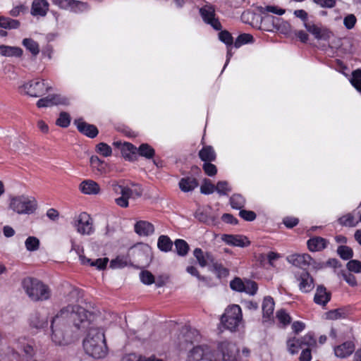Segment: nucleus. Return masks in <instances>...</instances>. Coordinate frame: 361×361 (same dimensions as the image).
<instances>
[{
	"label": "nucleus",
	"mask_w": 361,
	"mask_h": 361,
	"mask_svg": "<svg viewBox=\"0 0 361 361\" xmlns=\"http://www.w3.org/2000/svg\"><path fill=\"white\" fill-rule=\"evenodd\" d=\"M92 314L79 305H69L62 308L51 320V339L57 345H66L78 337L75 334H69L66 323L72 322L78 331H85L90 327Z\"/></svg>",
	"instance_id": "nucleus-1"
},
{
	"label": "nucleus",
	"mask_w": 361,
	"mask_h": 361,
	"mask_svg": "<svg viewBox=\"0 0 361 361\" xmlns=\"http://www.w3.org/2000/svg\"><path fill=\"white\" fill-rule=\"evenodd\" d=\"M238 349L231 342H219L216 351L207 345H197L189 352L185 361H238Z\"/></svg>",
	"instance_id": "nucleus-2"
},
{
	"label": "nucleus",
	"mask_w": 361,
	"mask_h": 361,
	"mask_svg": "<svg viewBox=\"0 0 361 361\" xmlns=\"http://www.w3.org/2000/svg\"><path fill=\"white\" fill-rule=\"evenodd\" d=\"M85 353L95 359H102L108 353L104 331L102 328L90 327L83 341Z\"/></svg>",
	"instance_id": "nucleus-3"
},
{
	"label": "nucleus",
	"mask_w": 361,
	"mask_h": 361,
	"mask_svg": "<svg viewBox=\"0 0 361 361\" xmlns=\"http://www.w3.org/2000/svg\"><path fill=\"white\" fill-rule=\"evenodd\" d=\"M21 283L27 296L33 301L47 300L51 297L49 286L37 279L26 277Z\"/></svg>",
	"instance_id": "nucleus-4"
},
{
	"label": "nucleus",
	"mask_w": 361,
	"mask_h": 361,
	"mask_svg": "<svg viewBox=\"0 0 361 361\" xmlns=\"http://www.w3.org/2000/svg\"><path fill=\"white\" fill-rule=\"evenodd\" d=\"M9 208L18 214H31L36 211L37 202L32 196H14L10 199Z\"/></svg>",
	"instance_id": "nucleus-5"
},
{
	"label": "nucleus",
	"mask_w": 361,
	"mask_h": 361,
	"mask_svg": "<svg viewBox=\"0 0 361 361\" xmlns=\"http://www.w3.org/2000/svg\"><path fill=\"white\" fill-rule=\"evenodd\" d=\"M242 319L243 314L240 307L238 305H232L226 309L224 314L221 316V322L226 329L231 331H235Z\"/></svg>",
	"instance_id": "nucleus-6"
},
{
	"label": "nucleus",
	"mask_w": 361,
	"mask_h": 361,
	"mask_svg": "<svg viewBox=\"0 0 361 361\" xmlns=\"http://www.w3.org/2000/svg\"><path fill=\"white\" fill-rule=\"evenodd\" d=\"M51 87L45 80L41 78H36L25 82L19 87L20 93L27 94L30 97H38L46 94Z\"/></svg>",
	"instance_id": "nucleus-7"
},
{
	"label": "nucleus",
	"mask_w": 361,
	"mask_h": 361,
	"mask_svg": "<svg viewBox=\"0 0 361 361\" xmlns=\"http://www.w3.org/2000/svg\"><path fill=\"white\" fill-rule=\"evenodd\" d=\"M34 345V341L26 337H20L16 340V348L20 352L23 361H37Z\"/></svg>",
	"instance_id": "nucleus-8"
},
{
	"label": "nucleus",
	"mask_w": 361,
	"mask_h": 361,
	"mask_svg": "<svg viewBox=\"0 0 361 361\" xmlns=\"http://www.w3.org/2000/svg\"><path fill=\"white\" fill-rule=\"evenodd\" d=\"M199 13L205 24L210 25L216 31L222 30L221 23L216 16L215 7L212 4L207 3L199 9Z\"/></svg>",
	"instance_id": "nucleus-9"
},
{
	"label": "nucleus",
	"mask_w": 361,
	"mask_h": 361,
	"mask_svg": "<svg viewBox=\"0 0 361 361\" xmlns=\"http://www.w3.org/2000/svg\"><path fill=\"white\" fill-rule=\"evenodd\" d=\"M73 226L81 235H91L94 232L92 219L86 212H82L76 216L73 221Z\"/></svg>",
	"instance_id": "nucleus-10"
},
{
	"label": "nucleus",
	"mask_w": 361,
	"mask_h": 361,
	"mask_svg": "<svg viewBox=\"0 0 361 361\" xmlns=\"http://www.w3.org/2000/svg\"><path fill=\"white\" fill-rule=\"evenodd\" d=\"M69 104L70 99L59 94H49L37 102L38 108L49 107L54 105H68Z\"/></svg>",
	"instance_id": "nucleus-11"
},
{
	"label": "nucleus",
	"mask_w": 361,
	"mask_h": 361,
	"mask_svg": "<svg viewBox=\"0 0 361 361\" xmlns=\"http://www.w3.org/2000/svg\"><path fill=\"white\" fill-rule=\"evenodd\" d=\"M264 21L271 23L272 28H267V30L268 31H272L274 28L284 35H288L292 32L290 24L288 21H285L281 18L267 15L263 17L262 22Z\"/></svg>",
	"instance_id": "nucleus-12"
},
{
	"label": "nucleus",
	"mask_w": 361,
	"mask_h": 361,
	"mask_svg": "<svg viewBox=\"0 0 361 361\" xmlns=\"http://www.w3.org/2000/svg\"><path fill=\"white\" fill-rule=\"evenodd\" d=\"M296 278L299 282L298 286L300 291L307 293L313 290L314 287V279L307 271H301L296 276Z\"/></svg>",
	"instance_id": "nucleus-13"
},
{
	"label": "nucleus",
	"mask_w": 361,
	"mask_h": 361,
	"mask_svg": "<svg viewBox=\"0 0 361 361\" xmlns=\"http://www.w3.org/2000/svg\"><path fill=\"white\" fill-rule=\"evenodd\" d=\"M30 326L36 329H43L48 326V314L46 311L35 312L29 319Z\"/></svg>",
	"instance_id": "nucleus-14"
},
{
	"label": "nucleus",
	"mask_w": 361,
	"mask_h": 361,
	"mask_svg": "<svg viewBox=\"0 0 361 361\" xmlns=\"http://www.w3.org/2000/svg\"><path fill=\"white\" fill-rule=\"evenodd\" d=\"M287 261L293 266L304 268L312 264L313 259L308 254H293L287 257Z\"/></svg>",
	"instance_id": "nucleus-15"
},
{
	"label": "nucleus",
	"mask_w": 361,
	"mask_h": 361,
	"mask_svg": "<svg viewBox=\"0 0 361 361\" xmlns=\"http://www.w3.org/2000/svg\"><path fill=\"white\" fill-rule=\"evenodd\" d=\"M74 123L80 133L90 138H94L98 135L97 127L86 123L82 118L75 119Z\"/></svg>",
	"instance_id": "nucleus-16"
},
{
	"label": "nucleus",
	"mask_w": 361,
	"mask_h": 361,
	"mask_svg": "<svg viewBox=\"0 0 361 361\" xmlns=\"http://www.w3.org/2000/svg\"><path fill=\"white\" fill-rule=\"evenodd\" d=\"M135 232L141 237H147L154 234V226L145 220L137 221L134 225Z\"/></svg>",
	"instance_id": "nucleus-17"
},
{
	"label": "nucleus",
	"mask_w": 361,
	"mask_h": 361,
	"mask_svg": "<svg viewBox=\"0 0 361 361\" xmlns=\"http://www.w3.org/2000/svg\"><path fill=\"white\" fill-rule=\"evenodd\" d=\"M331 293L328 291L323 285L317 286L316 291L314 295V302L318 305L324 307L331 300Z\"/></svg>",
	"instance_id": "nucleus-18"
},
{
	"label": "nucleus",
	"mask_w": 361,
	"mask_h": 361,
	"mask_svg": "<svg viewBox=\"0 0 361 361\" xmlns=\"http://www.w3.org/2000/svg\"><path fill=\"white\" fill-rule=\"evenodd\" d=\"M222 240L229 245L245 247L250 245V242L247 237L240 235L224 234Z\"/></svg>",
	"instance_id": "nucleus-19"
},
{
	"label": "nucleus",
	"mask_w": 361,
	"mask_h": 361,
	"mask_svg": "<svg viewBox=\"0 0 361 361\" xmlns=\"http://www.w3.org/2000/svg\"><path fill=\"white\" fill-rule=\"evenodd\" d=\"M79 189L82 193L88 195H95L100 192L99 185L90 179L82 181L79 185Z\"/></svg>",
	"instance_id": "nucleus-20"
},
{
	"label": "nucleus",
	"mask_w": 361,
	"mask_h": 361,
	"mask_svg": "<svg viewBox=\"0 0 361 361\" xmlns=\"http://www.w3.org/2000/svg\"><path fill=\"white\" fill-rule=\"evenodd\" d=\"M49 4L47 0H33L30 13L33 16L44 17L49 10Z\"/></svg>",
	"instance_id": "nucleus-21"
},
{
	"label": "nucleus",
	"mask_w": 361,
	"mask_h": 361,
	"mask_svg": "<svg viewBox=\"0 0 361 361\" xmlns=\"http://www.w3.org/2000/svg\"><path fill=\"white\" fill-rule=\"evenodd\" d=\"M355 348V344L353 341H345L334 348V353L338 357L345 358L354 352Z\"/></svg>",
	"instance_id": "nucleus-22"
},
{
	"label": "nucleus",
	"mask_w": 361,
	"mask_h": 361,
	"mask_svg": "<svg viewBox=\"0 0 361 361\" xmlns=\"http://www.w3.org/2000/svg\"><path fill=\"white\" fill-rule=\"evenodd\" d=\"M197 180L193 176H185L179 180L178 186L183 192H190L193 191L198 186Z\"/></svg>",
	"instance_id": "nucleus-23"
},
{
	"label": "nucleus",
	"mask_w": 361,
	"mask_h": 361,
	"mask_svg": "<svg viewBox=\"0 0 361 361\" xmlns=\"http://www.w3.org/2000/svg\"><path fill=\"white\" fill-rule=\"evenodd\" d=\"M274 301L271 296H266L262 302V314L263 321H269L273 316L274 310Z\"/></svg>",
	"instance_id": "nucleus-24"
},
{
	"label": "nucleus",
	"mask_w": 361,
	"mask_h": 361,
	"mask_svg": "<svg viewBox=\"0 0 361 361\" xmlns=\"http://www.w3.org/2000/svg\"><path fill=\"white\" fill-rule=\"evenodd\" d=\"M307 244L310 251L318 252L326 247L327 241L322 237H314L309 239Z\"/></svg>",
	"instance_id": "nucleus-25"
},
{
	"label": "nucleus",
	"mask_w": 361,
	"mask_h": 361,
	"mask_svg": "<svg viewBox=\"0 0 361 361\" xmlns=\"http://www.w3.org/2000/svg\"><path fill=\"white\" fill-rule=\"evenodd\" d=\"M23 49L18 47L0 45V55L6 57H20L23 55Z\"/></svg>",
	"instance_id": "nucleus-26"
},
{
	"label": "nucleus",
	"mask_w": 361,
	"mask_h": 361,
	"mask_svg": "<svg viewBox=\"0 0 361 361\" xmlns=\"http://www.w3.org/2000/svg\"><path fill=\"white\" fill-rule=\"evenodd\" d=\"M200 159L204 161H214L216 160V154L214 148L210 145L204 146L199 152Z\"/></svg>",
	"instance_id": "nucleus-27"
},
{
	"label": "nucleus",
	"mask_w": 361,
	"mask_h": 361,
	"mask_svg": "<svg viewBox=\"0 0 361 361\" xmlns=\"http://www.w3.org/2000/svg\"><path fill=\"white\" fill-rule=\"evenodd\" d=\"M173 242L171 238L166 235H161L157 240V247L159 250L164 252H169L173 247Z\"/></svg>",
	"instance_id": "nucleus-28"
},
{
	"label": "nucleus",
	"mask_w": 361,
	"mask_h": 361,
	"mask_svg": "<svg viewBox=\"0 0 361 361\" xmlns=\"http://www.w3.org/2000/svg\"><path fill=\"white\" fill-rule=\"evenodd\" d=\"M337 221L341 226L345 227H355L358 224L351 213H347L340 216Z\"/></svg>",
	"instance_id": "nucleus-29"
},
{
	"label": "nucleus",
	"mask_w": 361,
	"mask_h": 361,
	"mask_svg": "<svg viewBox=\"0 0 361 361\" xmlns=\"http://www.w3.org/2000/svg\"><path fill=\"white\" fill-rule=\"evenodd\" d=\"M22 44L28 50L32 56H36L39 53V46L37 42L32 38H25Z\"/></svg>",
	"instance_id": "nucleus-30"
},
{
	"label": "nucleus",
	"mask_w": 361,
	"mask_h": 361,
	"mask_svg": "<svg viewBox=\"0 0 361 361\" xmlns=\"http://www.w3.org/2000/svg\"><path fill=\"white\" fill-rule=\"evenodd\" d=\"M176 253L178 256L185 257L188 255L190 247L188 243L183 239H176L174 241Z\"/></svg>",
	"instance_id": "nucleus-31"
},
{
	"label": "nucleus",
	"mask_w": 361,
	"mask_h": 361,
	"mask_svg": "<svg viewBox=\"0 0 361 361\" xmlns=\"http://www.w3.org/2000/svg\"><path fill=\"white\" fill-rule=\"evenodd\" d=\"M302 348V345L300 343L299 338L293 337L290 338L287 341V348L288 352L292 354H296L299 350Z\"/></svg>",
	"instance_id": "nucleus-32"
},
{
	"label": "nucleus",
	"mask_w": 361,
	"mask_h": 361,
	"mask_svg": "<svg viewBox=\"0 0 361 361\" xmlns=\"http://www.w3.org/2000/svg\"><path fill=\"white\" fill-rule=\"evenodd\" d=\"M245 199L240 194H234L230 197V204L233 209H241L245 205Z\"/></svg>",
	"instance_id": "nucleus-33"
},
{
	"label": "nucleus",
	"mask_w": 361,
	"mask_h": 361,
	"mask_svg": "<svg viewBox=\"0 0 361 361\" xmlns=\"http://www.w3.org/2000/svg\"><path fill=\"white\" fill-rule=\"evenodd\" d=\"M20 26V22L18 20L11 19L6 17H0V28L4 29H16Z\"/></svg>",
	"instance_id": "nucleus-34"
},
{
	"label": "nucleus",
	"mask_w": 361,
	"mask_h": 361,
	"mask_svg": "<svg viewBox=\"0 0 361 361\" xmlns=\"http://www.w3.org/2000/svg\"><path fill=\"white\" fill-rule=\"evenodd\" d=\"M138 154L147 159H152L154 156V149L148 144L144 143L140 145L137 149Z\"/></svg>",
	"instance_id": "nucleus-35"
},
{
	"label": "nucleus",
	"mask_w": 361,
	"mask_h": 361,
	"mask_svg": "<svg viewBox=\"0 0 361 361\" xmlns=\"http://www.w3.org/2000/svg\"><path fill=\"white\" fill-rule=\"evenodd\" d=\"M39 240L35 236H29L25 241V246L29 252L37 251L39 248Z\"/></svg>",
	"instance_id": "nucleus-36"
},
{
	"label": "nucleus",
	"mask_w": 361,
	"mask_h": 361,
	"mask_svg": "<svg viewBox=\"0 0 361 361\" xmlns=\"http://www.w3.org/2000/svg\"><path fill=\"white\" fill-rule=\"evenodd\" d=\"M122 154L125 158L132 159V156L135 154L137 149L131 143L124 142L121 147Z\"/></svg>",
	"instance_id": "nucleus-37"
},
{
	"label": "nucleus",
	"mask_w": 361,
	"mask_h": 361,
	"mask_svg": "<svg viewBox=\"0 0 361 361\" xmlns=\"http://www.w3.org/2000/svg\"><path fill=\"white\" fill-rule=\"evenodd\" d=\"M88 9L89 6L87 3L76 0H72V2L70 5V8L68 10H70L71 11L75 13H80L87 11Z\"/></svg>",
	"instance_id": "nucleus-38"
},
{
	"label": "nucleus",
	"mask_w": 361,
	"mask_h": 361,
	"mask_svg": "<svg viewBox=\"0 0 361 361\" xmlns=\"http://www.w3.org/2000/svg\"><path fill=\"white\" fill-rule=\"evenodd\" d=\"M337 253L344 260H348L353 257L352 248L346 245H340L337 249Z\"/></svg>",
	"instance_id": "nucleus-39"
},
{
	"label": "nucleus",
	"mask_w": 361,
	"mask_h": 361,
	"mask_svg": "<svg viewBox=\"0 0 361 361\" xmlns=\"http://www.w3.org/2000/svg\"><path fill=\"white\" fill-rule=\"evenodd\" d=\"M211 270L219 279L225 278L229 274L228 269L225 268L221 264L218 262L212 266Z\"/></svg>",
	"instance_id": "nucleus-40"
},
{
	"label": "nucleus",
	"mask_w": 361,
	"mask_h": 361,
	"mask_svg": "<svg viewBox=\"0 0 361 361\" xmlns=\"http://www.w3.org/2000/svg\"><path fill=\"white\" fill-rule=\"evenodd\" d=\"M253 42V37L250 34L243 33L240 35L235 39L234 42V46L235 48H239L241 46L251 43Z\"/></svg>",
	"instance_id": "nucleus-41"
},
{
	"label": "nucleus",
	"mask_w": 361,
	"mask_h": 361,
	"mask_svg": "<svg viewBox=\"0 0 361 361\" xmlns=\"http://www.w3.org/2000/svg\"><path fill=\"white\" fill-rule=\"evenodd\" d=\"M351 85L361 93V70L357 69L352 73V78L350 80Z\"/></svg>",
	"instance_id": "nucleus-42"
},
{
	"label": "nucleus",
	"mask_w": 361,
	"mask_h": 361,
	"mask_svg": "<svg viewBox=\"0 0 361 361\" xmlns=\"http://www.w3.org/2000/svg\"><path fill=\"white\" fill-rule=\"evenodd\" d=\"M333 36L332 32L326 27L321 26L319 29L318 34L314 38L317 40L328 41Z\"/></svg>",
	"instance_id": "nucleus-43"
},
{
	"label": "nucleus",
	"mask_w": 361,
	"mask_h": 361,
	"mask_svg": "<svg viewBox=\"0 0 361 361\" xmlns=\"http://www.w3.org/2000/svg\"><path fill=\"white\" fill-rule=\"evenodd\" d=\"M96 152L104 157H108L111 155L112 149L109 145L104 142H99L96 146Z\"/></svg>",
	"instance_id": "nucleus-44"
},
{
	"label": "nucleus",
	"mask_w": 361,
	"mask_h": 361,
	"mask_svg": "<svg viewBox=\"0 0 361 361\" xmlns=\"http://www.w3.org/2000/svg\"><path fill=\"white\" fill-rule=\"evenodd\" d=\"M71 123V116L67 112H61L56 124L61 128H67Z\"/></svg>",
	"instance_id": "nucleus-45"
},
{
	"label": "nucleus",
	"mask_w": 361,
	"mask_h": 361,
	"mask_svg": "<svg viewBox=\"0 0 361 361\" xmlns=\"http://www.w3.org/2000/svg\"><path fill=\"white\" fill-rule=\"evenodd\" d=\"M302 347H313L316 345V339L312 333H307L303 337L299 338Z\"/></svg>",
	"instance_id": "nucleus-46"
},
{
	"label": "nucleus",
	"mask_w": 361,
	"mask_h": 361,
	"mask_svg": "<svg viewBox=\"0 0 361 361\" xmlns=\"http://www.w3.org/2000/svg\"><path fill=\"white\" fill-rule=\"evenodd\" d=\"M215 185L208 179H204L201 187L200 192L204 195H210L216 191Z\"/></svg>",
	"instance_id": "nucleus-47"
},
{
	"label": "nucleus",
	"mask_w": 361,
	"mask_h": 361,
	"mask_svg": "<svg viewBox=\"0 0 361 361\" xmlns=\"http://www.w3.org/2000/svg\"><path fill=\"white\" fill-rule=\"evenodd\" d=\"M193 255L201 267H205L207 266V260L204 257L205 254L201 248H195L193 251Z\"/></svg>",
	"instance_id": "nucleus-48"
},
{
	"label": "nucleus",
	"mask_w": 361,
	"mask_h": 361,
	"mask_svg": "<svg viewBox=\"0 0 361 361\" xmlns=\"http://www.w3.org/2000/svg\"><path fill=\"white\" fill-rule=\"evenodd\" d=\"M216 191L221 195H226L231 190L227 181H219L215 186Z\"/></svg>",
	"instance_id": "nucleus-49"
},
{
	"label": "nucleus",
	"mask_w": 361,
	"mask_h": 361,
	"mask_svg": "<svg viewBox=\"0 0 361 361\" xmlns=\"http://www.w3.org/2000/svg\"><path fill=\"white\" fill-rule=\"evenodd\" d=\"M348 270L355 274L361 273V262L357 259H350L346 264Z\"/></svg>",
	"instance_id": "nucleus-50"
},
{
	"label": "nucleus",
	"mask_w": 361,
	"mask_h": 361,
	"mask_svg": "<svg viewBox=\"0 0 361 361\" xmlns=\"http://www.w3.org/2000/svg\"><path fill=\"white\" fill-rule=\"evenodd\" d=\"M90 165L92 168L102 172L104 171V161L100 159L97 156H92L90 159Z\"/></svg>",
	"instance_id": "nucleus-51"
},
{
	"label": "nucleus",
	"mask_w": 361,
	"mask_h": 361,
	"mask_svg": "<svg viewBox=\"0 0 361 361\" xmlns=\"http://www.w3.org/2000/svg\"><path fill=\"white\" fill-rule=\"evenodd\" d=\"M219 39L221 42H224L226 46H231L233 40L231 33L226 30H219Z\"/></svg>",
	"instance_id": "nucleus-52"
},
{
	"label": "nucleus",
	"mask_w": 361,
	"mask_h": 361,
	"mask_svg": "<svg viewBox=\"0 0 361 361\" xmlns=\"http://www.w3.org/2000/svg\"><path fill=\"white\" fill-rule=\"evenodd\" d=\"M261 12L262 13L267 12L276 14L278 16H282L285 13L286 11L285 9L279 8L276 6H266L265 7L262 8Z\"/></svg>",
	"instance_id": "nucleus-53"
},
{
	"label": "nucleus",
	"mask_w": 361,
	"mask_h": 361,
	"mask_svg": "<svg viewBox=\"0 0 361 361\" xmlns=\"http://www.w3.org/2000/svg\"><path fill=\"white\" fill-rule=\"evenodd\" d=\"M345 315V313L343 309L330 310L326 313L327 319L332 320L344 318Z\"/></svg>",
	"instance_id": "nucleus-54"
},
{
	"label": "nucleus",
	"mask_w": 361,
	"mask_h": 361,
	"mask_svg": "<svg viewBox=\"0 0 361 361\" xmlns=\"http://www.w3.org/2000/svg\"><path fill=\"white\" fill-rule=\"evenodd\" d=\"M140 278V281L145 285H151L154 282V277L149 271H141Z\"/></svg>",
	"instance_id": "nucleus-55"
},
{
	"label": "nucleus",
	"mask_w": 361,
	"mask_h": 361,
	"mask_svg": "<svg viewBox=\"0 0 361 361\" xmlns=\"http://www.w3.org/2000/svg\"><path fill=\"white\" fill-rule=\"evenodd\" d=\"M195 218L200 221L205 223L207 224H211L214 223V218L208 216L205 212L202 211H197L195 215Z\"/></svg>",
	"instance_id": "nucleus-56"
},
{
	"label": "nucleus",
	"mask_w": 361,
	"mask_h": 361,
	"mask_svg": "<svg viewBox=\"0 0 361 361\" xmlns=\"http://www.w3.org/2000/svg\"><path fill=\"white\" fill-rule=\"evenodd\" d=\"M212 161L204 162L202 168L204 169V173L209 176H214L217 173L216 166L211 163Z\"/></svg>",
	"instance_id": "nucleus-57"
},
{
	"label": "nucleus",
	"mask_w": 361,
	"mask_h": 361,
	"mask_svg": "<svg viewBox=\"0 0 361 361\" xmlns=\"http://www.w3.org/2000/svg\"><path fill=\"white\" fill-rule=\"evenodd\" d=\"M239 216L243 220L247 221H252L257 217V215L254 212L250 211V210H245V209H241L240 210Z\"/></svg>",
	"instance_id": "nucleus-58"
},
{
	"label": "nucleus",
	"mask_w": 361,
	"mask_h": 361,
	"mask_svg": "<svg viewBox=\"0 0 361 361\" xmlns=\"http://www.w3.org/2000/svg\"><path fill=\"white\" fill-rule=\"evenodd\" d=\"M230 287L233 290L243 292V289H245V283L240 279L235 278L230 282Z\"/></svg>",
	"instance_id": "nucleus-59"
},
{
	"label": "nucleus",
	"mask_w": 361,
	"mask_h": 361,
	"mask_svg": "<svg viewBox=\"0 0 361 361\" xmlns=\"http://www.w3.org/2000/svg\"><path fill=\"white\" fill-rule=\"evenodd\" d=\"M127 264L126 258L124 257H117L116 259L111 260L110 266L114 269H118L126 267Z\"/></svg>",
	"instance_id": "nucleus-60"
},
{
	"label": "nucleus",
	"mask_w": 361,
	"mask_h": 361,
	"mask_svg": "<svg viewBox=\"0 0 361 361\" xmlns=\"http://www.w3.org/2000/svg\"><path fill=\"white\" fill-rule=\"evenodd\" d=\"M356 22L357 18L353 14H348L343 19V25L348 30L353 29Z\"/></svg>",
	"instance_id": "nucleus-61"
},
{
	"label": "nucleus",
	"mask_w": 361,
	"mask_h": 361,
	"mask_svg": "<svg viewBox=\"0 0 361 361\" xmlns=\"http://www.w3.org/2000/svg\"><path fill=\"white\" fill-rule=\"evenodd\" d=\"M276 317L280 323L283 325H287L290 323V315L284 310H279L276 313Z\"/></svg>",
	"instance_id": "nucleus-62"
},
{
	"label": "nucleus",
	"mask_w": 361,
	"mask_h": 361,
	"mask_svg": "<svg viewBox=\"0 0 361 361\" xmlns=\"http://www.w3.org/2000/svg\"><path fill=\"white\" fill-rule=\"evenodd\" d=\"M258 289V286L256 282L255 281H247L246 284H245V289H243V292L246 293L254 295L257 293Z\"/></svg>",
	"instance_id": "nucleus-63"
},
{
	"label": "nucleus",
	"mask_w": 361,
	"mask_h": 361,
	"mask_svg": "<svg viewBox=\"0 0 361 361\" xmlns=\"http://www.w3.org/2000/svg\"><path fill=\"white\" fill-rule=\"evenodd\" d=\"M322 25H317L314 23L312 21H310L309 23H304V27L311 35L315 37L316 35L318 34L319 29Z\"/></svg>",
	"instance_id": "nucleus-64"
}]
</instances>
